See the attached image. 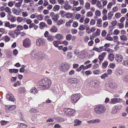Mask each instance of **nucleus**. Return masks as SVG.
I'll list each match as a JSON object with an SVG mask.
<instances>
[{"instance_id":"864d4df0","label":"nucleus","mask_w":128,"mask_h":128,"mask_svg":"<svg viewBox=\"0 0 128 128\" xmlns=\"http://www.w3.org/2000/svg\"><path fill=\"white\" fill-rule=\"evenodd\" d=\"M4 39L6 42H8L10 40V38L9 37L7 36H4Z\"/></svg>"},{"instance_id":"f3484780","label":"nucleus","mask_w":128,"mask_h":128,"mask_svg":"<svg viewBox=\"0 0 128 128\" xmlns=\"http://www.w3.org/2000/svg\"><path fill=\"white\" fill-rule=\"evenodd\" d=\"M120 38L122 40L124 41H126L128 40V38L125 35H122L120 36Z\"/></svg>"},{"instance_id":"0e129e2a","label":"nucleus","mask_w":128,"mask_h":128,"mask_svg":"<svg viewBox=\"0 0 128 128\" xmlns=\"http://www.w3.org/2000/svg\"><path fill=\"white\" fill-rule=\"evenodd\" d=\"M26 22L28 24H30L32 23V20L29 19H27L26 20Z\"/></svg>"},{"instance_id":"f257e3e1","label":"nucleus","mask_w":128,"mask_h":128,"mask_svg":"<svg viewBox=\"0 0 128 128\" xmlns=\"http://www.w3.org/2000/svg\"><path fill=\"white\" fill-rule=\"evenodd\" d=\"M51 84V82L49 79L46 78L42 79L40 82L39 86L45 88V89L49 88Z\"/></svg>"},{"instance_id":"9b49d317","label":"nucleus","mask_w":128,"mask_h":128,"mask_svg":"<svg viewBox=\"0 0 128 128\" xmlns=\"http://www.w3.org/2000/svg\"><path fill=\"white\" fill-rule=\"evenodd\" d=\"M64 6V9L66 10H69L72 8V7L68 4V1H66Z\"/></svg>"},{"instance_id":"0eeeda50","label":"nucleus","mask_w":128,"mask_h":128,"mask_svg":"<svg viewBox=\"0 0 128 128\" xmlns=\"http://www.w3.org/2000/svg\"><path fill=\"white\" fill-rule=\"evenodd\" d=\"M69 68L70 65L67 63L63 64L60 67V68L61 70L64 72L67 71L69 70Z\"/></svg>"},{"instance_id":"5fc2aeb1","label":"nucleus","mask_w":128,"mask_h":128,"mask_svg":"<svg viewBox=\"0 0 128 128\" xmlns=\"http://www.w3.org/2000/svg\"><path fill=\"white\" fill-rule=\"evenodd\" d=\"M95 20L94 19H93L91 20L90 22V24L91 25H93L95 24Z\"/></svg>"},{"instance_id":"603ef678","label":"nucleus","mask_w":128,"mask_h":128,"mask_svg":"<svg viewBox=\"0 0 128 128\" xmlns=\"http://www.w3.org/2000/svg\"><path fill=\"white\" fill-rule=\"evenodd\" d=\"M73 21V20H70L68 21V22H67L66 23V24L67 25L70 26V24L72 23Z\"/></svg>"},{"instance_id":"7c9ffc66","label":"nucleus","mask_w":128,"mask_h":128,"mask_svg":"<svg viewBox=\"0 0 128 128\" xmlns=\"http://www.w3.org/2000/svg\"><path fill=\"white\" fill-rule=\"evenodd\" d=\"M67 57L68 59L72 58L73 57L72 54V52H68L67 53Z\"/></svg>"},{"instance_id":"6e6552de","label":"nucleus","mask_w":128,"mask_h":128,"mask_svg":"<svg viewBox=\"0 0 128 128\" xmlns=\"http://www.w3.org/2000/svg\"><path fill=\"white\" fill-rule=\"evenodd\" d=\"M50 16L54 22H56L58 19L59 16L58 14H55L54 12H52L50 13Z\"/></svg>"},{"instance_id":"bf43d9fd","label":"nucleus","mask_w":128,"mask_h":128,"mask_svg":"<svg viewBox=\"0 0 128 128\" xmlns=\"http://www.w3.org/2000/svg\"><path fill=\"white\" fill-rule=\"evenodd\" d=\"M55 120V119H54V118H49L46 120V122H53L54 120Z\"/></svg>"},{"instance_id":"4c0bfd02","label":"nucleus","mask_w":128,"mask_h":128,"mask_svg":"<svg viewBox=\"0 0 128 128\" xmlns=\"http://www.w3.org/2000/svg\"><path fill=\"white\" fill-rule=\"evenodd\" d=\"M85 29V26L83 25H81L78 28V29L80 30H83Z\"/></svg>"},{"instance_id":"ddd939ff","label":"nucleus","mask_w":128,"mask_h":128,"mask_svg":"<svg viewBox=\"0 0 128 128\" xmlns=\"http://www.w3.org/2000/svg\"><path fill=\"white\" fill-rule=\"evenodd\" d=\"M107 54L106 52H104L102 53L101 55L99 56L98 58L99 60H100L99 63H100L104 59V57H105V55Z\"/></svg>"},{"instance_id":"ea45409f","label":"nucleus","mask_w":128,"mask_h":128,"mask_svg":"<svg viewBox=\"0 0 128 128\" xmlns=\"http://www.w3.org/2000/svg\"><path fill=\"white\" fill-rule=\"evenodd\" d=\"M40 26H41L42 27H48V25L47 24L43 22H40Z\"/></svg>"},{"instance_id":"f704fd0d","label":"nucleus","mask_w":128,"mask_h":128,"mask_svg":"<svg viewBox=\"0 0 128 128\" xmlns=\"http://www.w3.org/2000/svg\"><path fill=\"white\" fill-rule=\"evenodd\" d=\"M66 17L68 18H71L73 16V14L72 13L69 12L67 13L66 14Z\"/></svg>"},{"instance_id":"680f3d73","label":"nucleus","mask_w":128,"mask_h":128,"mask_svg":"<svg viewBox=\"0 0 128 128\" xmlns=\"http://www.w3.org/2000/svg\"><path fill=\"white\" fill-rule=\"evenodd\" d=\"M116 103L117 102L116 101L115 98H114L111 99V101L110 102V103L111 104H114Z\"/></svg>"},{"instance_id":"39448f33","label":"nucleus","mask_w":128,"mask_h":128,"mask_svg":"<svg viewBox=\"0 0 128 128\" xmlns=\"http://www.w3.org/2000/svg\"><path fill=\"white\" fill-rule=\"evenodd\" d=\"M45 43L44 40L42 38H39L36 41V44L38 46H42L45 45Z\"/></svg>"},{"instance_id":"8fccbe9b","label":"nucleus","mask_w":128,"mask_h":128,"mask_svg":"<svg viewBox=\"0 0 128 128\" xmlns=\"http://www.w3.org/2000/svg\"><path fill=\"white\" fill-rule=\"evenodd\" d=\"M38 19L40 20H42L43 19V16L41 14L38 15L37 16Z\"/></svg>"},{"instance_id":"bb28decb","label":"nucleus","mask_w":128,"mask_h":128,"mask_svg":"<svg viewBox=\"0 0 128 128\" xmlns=\"http://www.w3.org/2000/svg\"><path fill=\"white\" fill-rule=\"evenodd\" d=\"M19 93L20 94L24 93L25 92L26 89L24 87H22L20 88H19Z\"/></svg>"},{"instance_id":"338daca9","label":"nucleus","mask_w":128,"mask_h":128,"mask_svg":"<svg viewBox=\"0 0 128 128\" xmlns=\"http://www.w3.org/2000/svg\"><path fill=\"white\" fill-rule=\"evenodd\" d=\"M85 73L87 75H88L92 74V72L90 70H87L85 72Z\"/></svg>"},{"instance_id":"49530a36","label":"nucleus","mask_w":128,"mask_h":128,"mask_svg":"<svg viewBox=\"0 0 128 128\" xmlns=\"http://www.w3.org/2000/svg\"><path fill=\"white\" fill-rule=\"evenodd\" d=\"M124 65L126 66H128V59L123 60Z\"/></svg>"},{"instance_id":"a211bd4d","label":"nucleus","mask_w":128,"mask_h":128,"mask_svg":"<svg viewBox=\"0 0 128 128\" xmlns=\"http://www.w3.org/2000/svg\"><path fill=\"white\" fill-rule=\"evenodd\" d=\"M74 126H77L80 125L81 123V122L78 120H76L74 121Z\"/></svg>"},{"instance_id":"b1692460","label":"nucleus","mask_w":128,"mask_h":128,"mask_svg":"<svg viewBox=\"0 0 128 128\" xmlns=\"http://www.w3.org/2000/svg\"><path fill=\"white\" fill-rule=\"evenodd\" d=\"M56 37L58 40H60L63 38V36L62 34H57L56 36Z\"/></svg>"},{"instance_id":"a878e982","label":"nucleus","mask_w":128,"mask_h":128,"mask_svg":"<svg viewBox=\"0 0 128 128\" xmlns=\"http://www.w3.org/2000/svg\"><path fill=\"white\" fill-rule=\"evenodd\" d=\"M53 44L56 47H58V44H61V42L58 41H55L53 42Z\"/></svg>"},{"instance_id":"412c9836","label":"nucleus","mask_w":128,"mask_h":128,"mask_svg":"<svg viewBox=\"0 0 128 128\" xmlns=\"http://www.w3.org/2000/svg\"><path fill=\"white\" fill-rule=\"evenodd\" d=\"M31 93H33L34 94L37 93L38 91L36 88L34 87H33L30 90Z\"/></svg>"},{"instance_id":"09e8293b","label":"nucleus","mask_w":128,"mask_h":128,"mask_svg":"<svg viewBox=\"0 0 128 128\" xmlns=\"http://www.w3.org/2000/svg\"><path fill=\"white\" fill-rule=\"evenodd\" d=\"M120 32V31L117 29L115 30L113 34L114 35H118Z\"/></svg>"},{"instance_id":"2eb2a0df","label":"nucleus","mask_w":128,"mask_h":128,"mask_svg":"<svg viewBox=\"0 0 128 128\" xmlns=\"http://www.w3.org/2000/svg\"><path fill=\"white\" fill-rule=\"evenodd\" d=\"M54 119H55L58 122H62L64 121V119L60 118H54Z\"/></svg>"},{"instance_id":"5701e85b","label":"nucleus","mask_w":128,"mask_h":128,"mask_svg":"<svg viewBox=\"0 0 128 128\" xmlns=\"http://www.w3.org/2000/svg\"><path fill=\"white\" fill-rule=\"evenodd\" d=\"M18 71V69H11L9 70V72L11 74H12L13 73H17Z\"/></svg>"},{"instance_id":"6e6d98bb","label":"nucleus","mask_w":128,"mask_h":128,"mask_svg":"<svg viewBox=\"0 0 128 128\" xmlns=\"http://www.w3.org/2000/svg\"><path fill=\"white\" fill-rule=\"evenodd\" d=\"M37 14L35 13L31 14L30 16V17L32 18H37Z\"/></svg>"},{"instance_id":"473e14b6","label":"nucleus","mask_w":128,"mask_h":128,"mask_svg":"<svg viewBox=\"0 0 128 128\" xmlns=\"http://www.w3.org/2000/svg\"><path fill=\"white\" fill-rule=\"evenodd\" d=\"M96 5L98 8H99L101 10L102 9V5L100 1H98L96 4Z\"/></svg>"},{"instance_id":"6ab92c4d","label":"nucleus","mask_w":128,"mask_h":128,"mask_svg":"<svg viewBox=\"0 0 128 128\" xmlns=\"http://www.w3.org/2000/svg\"><path fill=\"white\" fill-rule=\"evenodd\" d=\"M50 30L51 32H55L57 31L58 30L56 27L55 26H52Z\"/></svg>"},{"instance_id":"4d7b16f0","label":"nucleus","mask_w":128,"mask_h":128,"mask_svg":"<svg viewBox=\"0 0 128 128\" xmlns=\"http://www.w3.org/2000/svg\"><path fill=\"white\" fill-rule=\"evenodd\" d=\"M90 4L88 2H87L86 4L85 7L86 9H89L90 8Z\"/></svg>"},{"instance_id":"f8f14e48","label":"nucleus","mask_w":128,"mask_h":128,"mask_svg":"<svg viewBox=\"0 0 128 128\" xmlns=\"http://www.w3.org/2000/svg\"><path fill=\"white\" fill-rule=\"evenodd\" d=\"M6 99L8 100L11 101L12 102L15 100V98L11 94H6Z\"/></svg>"},{"instance_id":"37998d69","label":"nucleus","mask_w":128,"mask_h":128,"mask_svg":"<svg viewBox=\"0 0 128 128\" xmlns=\"http://www.w3.org/2000/svg\"><path fill=\"white\" fill-rule=\"evenodd\" d=\"M60 14L62 17H64L66 15V12L63 11H61L60 12Z\"/></svg>"},{"instance_id":"774afa93","label":"nucleus","mask_w":128,"mask_h":128,"mask_svg":"<svg viewBox=\"0 0 128 128\" xmlns=\"http://www.w3.org/2000/svg\"><path fill=\"white\" fill-rule=\"evenodd\" d=\"M124 82L128 83V76H127L124 77Z\"/></svg>"},{"instance_id":"aec40b11","label":"nucleus","mask_w":128,"mask_h":128,"mask_svg":"<svg viewBox=\"0 0 128 128\" xmlns=\"http://www.w3.org/2000/svg\"><path fill=\"white\" fill-rule=\"evenodd\" d=\"M5 10L7 12L8 14H10L12 13L11 10L9 7L8 6L5 8Z\"/></svg>"},{"instance_id":"7ed1b4c3","label":"nucleus","mask_w":128,"mask_h":128,"mask_svg":"<svg viewBox=\"0 0 128 128\" xmlns=\"http://www.w3.org/2000/svg\"><path fill=\"white\" fill-rule=\"evenodd\" d=\"M75 110L73 109L70 108H66L64 110V114L73 116L75 114Z\"/></svg>"},{"instance_id":"e433bc0d","label":"nucleus","mask_w":128,"mask_h":128,"mask_svg":"<svg viewBox=\"0 0 128 128\" xmlns=\"http://www.w3.org/2000/svg\"><path fill=\"white\" fill-rule=\"evenodd\" d=\"M93 15V13L91 11L88 12L86 14V16L88 17H92Z\"/></svg>"},{"instance_id":"69168bd1","label":"nucleus","mask_w":128,"mask_h":128,"mask_svg":"<svg viewBox=\"0 0 128 128\" xmlns=\"http://www.w3.org/2000/svg\"><path fill=\"white\" fill-rule=\"evenodd\" d=\"M107 32H106V31L104 30L102 31V32L101 35L102 36L104 37V36H106V34Z\"/></svg>"},{"instance_id":"cd10ccee","label":"nucleus","mask_w":128,"mask_h":128,"mask_svg":"<svg viewBox=\"0 0 128 128\" xmlns=\"http://www.w3.org/2000/svg\"><path fill=\"white\" fill-rule=\"evenodd\" d=\"M60 6L58 5H55L53 8V10L54 11H58L60 8Z\"/></svg>"},{"instance_id":"de8ad7c7","label":"nucleus","mask_w":128,"mask_h":128,"mask_svg":"<svg viewBox=\"0 0 128 128\" xmlns=\"http://www.w3.org/2000/svg\"><path fill=\"white\" fill-rule=\"evenodd\" d=\"M27 125L24 123H21L20 124V128H26V127Z\"/></svg>"},{"instance_id":"20e7f679","label":"nucleus","mask_w":128,"mask_h":128,"mask_svg":"<svg viewBox=\"0 0 128 128\" xmlns=\"http://www.w3.org/2000/svg\"><path fill=\"white\" fill-rule=\"evenodd\" d=\"M32 42L29 38H26L23 42V46L26 48L29 47L31 45Z\"/></svg>"},{"instance_id":"9d476101","label":"nucleus","mask_w":128,"mask_h":128,"mask_svg":"<svg viewBox=\"0 0 128 128\" xmlns=\"http://www.w3.org/2000/svg\"><path fill=\"white\" fill-rule=\"evenodd\" d=\"M122 56L120 54H117L115 57V60L117 62H120L123 59Z\"/></svg>"},{"instance_id":"a18cd8bd","label":"nucleus","mask_w":128,"mask_h":128,"mask_svg":"<svg viewBox=\"0 0 128 128\" xmlns=\"http://www.w3.org/2000/svg\"><path fill=\"white\" fill-rule=\"evenodd\" d=\"M95 14L96 16H100L101 14V13L100 11L98 10H96L95 12Z\"/></svg>"},{"instance_id":"393cba45","label":"nucleus","mask_w":128,"mask_h":128,"mask_svg":"<svg viewBox=\"0 0 128 128\" xmlns=\"http://www.w3.org/2000/svg\"><path fill=\"white\" fill-rule=\"evenodd\" d=\"M54 36L50 35L48 37L47 40L49 42H51L54 40Z\"/></svg>"},{"instance_id":"c03bdc74","label":"nucleus","mask_w":128,"mask_h":128,"mask_svg":"<svg viewBox=\"0 0 128 128\" xmlns=\"http://www.w3.org/2000/svg\"><path fill=\"white\" fill-rule=\"evenodd\" d=\"M108 76L107 73H105L102 74L101 76V78L102 79H105L106 77Z\"/></svg>"},{"instance_id":"13d9d810","label":"nucleus","mask_w":128,"mask_h":128,"mask_svg":"<svg viewBox=\"0 0 128 128\" xmlns=\"http://www.w3.org/2000/svg\"><path fill=\"white\" fill-rule=\"evenodd\" d=\"M86 30L87 31L86 32L88 34H90L91 33V32L89 26H87L86 27Z\"/></svg>"},{"instance_id":"72a5a7b5","label":"nucleus","mask_w":128,"mask_h":128,"mask_svg":"<svg viewBox=\"0 0 128 128\" xmlns=\"http://www.w3.org/2000/svg\"><path fill=\"white\" fill-rule=\"evenodd\" d=\"M78 81V80L77 79L72 78L71 79V82L72 84H75Z\"/></svg>"},{"instance_id":"423d86ee","label":"nucleus","mask_w":128,"mask_h":128,"mask_svg":"<svg viewBox=\"0 0 128 128\" xmlns=\"http://www.w3.org/2000/svg\"><path fill=\"white\" fill-rule=\"evenodd\" d=\"M80 98V95L78 94H74L72 96L71 101L72 103H76Z\"/></svg>"},{"instance_id":"2f4dec72","label":"nucleus","mask_w":128,"mask_h":128,"mask_svg":"<svg viewBox=\"0 0 128 128\" xmlns=\"http://www.w3.org/2000/svg\"><path fill=\"white\" fill-rule=\"evenodd\" d=\"M72 38V35L70 34H68L66 36V40H70Z\"/></svg>"},{"instance_id":"4468645a","label":"nucleus","mask_w":128,"mask_h":128,"mask_svg":"<svg viewBox=\"0 0 128 128\" xmlns=\"http://www.w3.org/2000/svg\"><path fill=\"white\" fill-rule=\"evenodd\" d=\"M109 86L110 88L112 89H116L117 88V84L114 82L110 83Z\"/></svg>"},{"instance_id":"c9c22d12","label":"nucleus","mask_w":128,"mask_h":128,"mask_svg":"<svg viewBox=\"0 0 128 128\" xmlns=\"http://www.w3.org/2000/svg\"><path fill=\"white\" fill-rule=\"evenodd\" d=\"M108 65V62L107 61H105L102 64V68H106L107 67Z\"/></svg>"},{"instance_id":"a19ab883","label":"nucleus","mask_w":128,"mask_h":128,"mask_svg":"<svg viewBox=\"0 0 128 128\" xmlns=\"http://www.w3.org/2000/svg\"><path fill=\"white\" fill-rule=\"evenodd\" d=\"M14 33L16 35V36L17 37L20 34V31L17 29L15 30Z\"/></svg>"},{"instance_id":"1a4fd4ad","label":"nucleus","mask_w":128,"mask_h":128,"mask_svg":"<svg viewBox=\"0 0 128 128\" xmlns=\"http://www.w3.org/2000/svg\"><path fill=\"white\" fill-rule=\"evenodd\" d=\"M86 51L83 50L80 51L79 55V57L81 59H84L86 56Z\"/></svg>"},{"instance_id":"e2e57ef3","label":"nucleus","mask_w":128,"mask_h":128,"mask_svg":"<svg viewBox=\"0 0 128 128\" xmlns=\"http://www.w3.org/2000/svg\"><path fill=\"white\" fill-rule=\"evenodd\" d=\"M117 24V21L116 20H114L112 21L111 22V24L113 26H116Z\"/></svg>"},{"instance_id":"c85d7f7f","label":"nucleus","mask_w":128,"mask_h":128,"mask_svg":"<svg viewBox=\"0 0 128 128\" xmlns=\"http://www.w3.org/2000/svg\"><path fill=\"white\" fill-rule=\"evenodd\" d=\"M118 107L117 106H116L113 108V110L112 111V114H116L118 112L117 109Z\"/></svg>"},{"instance_id":"4be33fe9","label":"nucleus","mask_w":128,"mask_h":128,"mask_svg":"<svg viewBox=\"0 0 128 128\" xmlns=\"http://www.w3.org/2000/svg\"><path fill=\"white\" fill-rule=\"evenodd\" d=\"M12 11L15 14L17 15H18L19 14L20 11L19 10H17L16 8H12Z\"/></svg>"},{"instance_id":"58836bf2","label":"nucleus","mask_w":128,"mask_h":128,"mask_svg":"<svg viewBox=\"0 0 128 128\" xmlns=\"http://www.w3.org/2000/svg\"><path fill=\"white\" fill-rule=\"evenodd\" d=\"M16 106L15 105H11L10 107V110H14L16 108Z\"/></svg>"},{"instance_id":"052dcab7","label":"nucleus","mask_w":128,"mask_h":128,"mask_svg":"<svg viewBox=\"0 0 128 128\" xmlns=\"http://www.w3.org/2000/svg\"><path fill=\"white\" fill-rule=\"evenodd\" d=\"M63 22V20H62L60 19L57 22V25L58 26L61 25L62 24Z\"/></svg>"},{"instance_id":"f03ea898","label":"nucleus","mask_w":128,"mask_h":128,"mask_svg":"<svg viewBox=\"0 0 128 128\" xmlns=\"http://www.w3.org/2000/svg\"><path fill=\"white\" fill-rule=\"evenodd\" d=\"M106 110L105 107L102 105H100L96 107L94 109V112L97 114H104Z\"/></svg>"},{"instance_id":"79ce46f5","label":"nucleus","mask_w":128,"mask_h":128,"mask_svg":"<svg viewBox=\"0 0 128 128\" xmlns=\"http://www.w3.org/2000/svg\"><path fill=\"white\" fill-rule=\"evenodd\" d=\"M16 20L18 22H21L23 20V18L21 17H18L17 18Z\"/></svg>"},{"instance_id":"3c124183","label":"nucleus","mask_w":128,"mask_h":128,"mask_svg":"<svg viewBox=\"0 0 128 128\" xmlns=\"http://www.w3.org/2000/svg\"><path fill=\"white\" fill-rule=\"evenodd\" d=\"M17 28L18 30L20 31L23 29L22 26L21 25L18 26L17 27Z\"/></svg>"},{"instance_id":"c756f323","label":"nucleus","mask_w":128,"mask_h":128,"mask_svg":"<svg viewBox=\"0 0 128 128\" xmlns=\"http://www.w3.org/2000/svg\"><path fill=\"white\" fill-rule=\"evenodd\" d=\"M38 110L34 108H31L30 110V113H36L38 112Z\"/></svg>"},{"instance_id":"dca6fc26","label":"nucleus","mask_w":128,"mask_h":128,"mask_svg":"<svg viewBox=\"0 0 128 128\" xmlns=\"http://www.w3.org/2000/svg\"><path fill=\"white\" fill-rule=\"evenodd\" d=\"M108 59L110 61H113L114 58V55L112 54H110L108 57Z\"/></svg>"}]
</instances>
